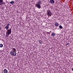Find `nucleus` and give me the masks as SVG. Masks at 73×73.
<instances>
[{
    "instance_id": "obj_4",
    "label": "nucleus",
    "mask_w": 73,
    "mask_h": 73,
    "mask_svg": "<svg viewBox=\"0 0 73 73\" xmlns=\"http://www.w3.org/2000/svg\"><path fill=\"white\" fill-rule=\"evenodd\" d=\"M47 14L48 16H51L52 14L50 10L47 11Z\"/></svg>"
},
{
    "instance_id": "obj_13",
    "label": "nucleus",
    "mask_w": 73,
    "mask_h": 73,
    "mask_svg": "<svg viewBox=\"0 0 73 73\" xmlns=\"http://www.w3.org/2000/svg\"><path fill=\"white\" fill-rule=\"evenodd\" d=\"M59 28L60 29H62V27L61 25L59 26Z\"/></svg>"
},
{
    "instance_id": "obj_18",
    "label": "nucleus",
    "mask_w": 73,
    "mask_h": 73,
    "mask_svg": "<svg viewBox=\"0 0 73 73\" xmlns=\"http://www.w3.org/2000/svg\"><path fill=\"white\" fill-rule=\"evenodd\" d=\"M3 46H0V47H1V48H2V47H3Z\"/></svg>"
},
{
    "instance_id": "obj_2",
    "label": "nucleus",
    "mask_w": 73,
    "mask_h": 73,
    "mask_svg": "<svg viewBox=\"0 0 73 73\" xmlns=\"http://www.w3.org/2000/svg\"><path fill=\"white\" fill-rule=\"evenodd\" d=\"M41 1L39 0V1L37 2V3L35 5V6L38 8L40 9L41 8Z\"/></svg>"
},
{
    "instance_id": "obj_17",
    "label": "nucleus",
    "mask_w": 73,
    "mask_h": 73,
    "mask_svg": "<svg viewBox=\"0 0 73 73\" xmlns=\"http://www.w3.org/2000/svg\"><path fill=\"white\" fill-rule=\"evenodd\" d=\"M0 46H3L2 44H0Z\"/></svg>"
},
{
    "instance_id": "obj_15",
    "label": "nucleus",
    "mask_w": 73,
    "mask_h": 73,
    "mask_svg": "<svg viewBox=\"0 0 73 73\" xmlns=\"http://www.w3.org/2000/svg\"><path fill=\"white\" fill-rule=\"evenodd\" d=\"M7 26H8V27H9V24L7 23Z\"/></svg>"
},
{
    "instance_id": "obj_3",
    "label": "nucleus",
    "mask_w": 73,
    "mask_h": 73,
    "mask_svg": "<svg viewBox=\"0 0 73 73\" xmlns=\"http://www.w3.org/2000/svg\"><path fill=\"white\" fill-rule=\"evenodd\" d=\"M11 30L12 29H11V28H10V29H8L7 30L6 35V37H8V36H9V35H10V34H11Z\"/></svg>"
},
{
    "instance_id": "obj_12",
    "label": "nucleus",
    "mask_w": 73,
    "mask_h": 73,
    "mask_svg": "<svg viewBox=\"0 0 73 73\" xmlns=\"http://www.w3.org/2000/svg\"><path fill=\"white\" fill-rule=\"evenodd\" d=\"M9 26H6L5 27V28L6 29H9Z\"/></svg>"
},
{
    "instance_id": "obj_22",
    "label": "nucleus",
    "mask_w": 73,
    "mask_h": 73,
    "mask_svg": "<svg viewBox=\"0 0 73 73\" xmlns=\"http://www.w3.org/2000/svg\"><path fill=\"white\" fill-rule=\"evenodd\" d=\"M49 33H51V31H50L49 32Z\"/></svg>"
},
{
    "instance_id": "obj_14",
    "label": "nucleus",
    "mask_w": 73,
    "mask_h": 73,
    "mask_svg": "<svg viewBox=\"0 0 73 73\" xmlns=\"http://www.w3.org/2000/svg\"><path fill=\"white\" fill-rule=\"evenodd\" d=\"M70 42H72V41H73V39H70Z\"/></svg>"
},
{
    "instance_id": "obj_8",
    "label": "nucleus",
    "mask_w": 73,
    "mask_h": 73,
    "mask_svg": "<svg viewBox=\"0 0 73 73\" xmlns=\"http://www.w3.org/2000/svg\"><path fill=\"white\" fill-rule=\"evenodd\" d=\"M50 3H51V4H54V0H50Z\"/></svg>"
},
{
    "instance_id": "obj_16",
    "label": "nucleus",
    "mask_w": 73,
    "mask_h": 73,
    "mask_svg": "<svg viewBox=\"0 0 73 73\" xmlns=\"http://www.w3.org/2000/svg\"><path fill=\"white\" fill-rule=\"evenodd\" d=\"M47 35H49V33L47 32Z\"/></svg>"
},
{
    "instance_id": "obj_5",
    "label": "nucleus",
    "mask_w": 73,
    "mask_h": 73,
    "mask_svg": "<svg viewBox=\"0 0 73 73\" xmlns=\"http://www.w3.org/2000/svg\"><path fill=\"white\" fill-rule=\"evenodd\" d=\"M54 26L56 27H57L59 26V24L57 22H56L54 24Z\"/></svg>"
},
{
    "instance_id": "obj_10",
    "label": "nucleus",
    "mask_w": 73,
    "mask_h": 73,
    "mask_svg": "<svg viewBox=\"0 0 73 73\" xmlns=\"http://www.w3.org/2000/svg\"><path fill=\"white\" fill-rule=\"evenodd\" d=\"M3 72L4 73H8V70H7L6 69H5L3 70Z\"/></svg>"
},
{
    "instance_id": "obj_9",
    "label": "nucleus",
    "mask_w": 73,
    "mask_h": 73,
    "mask_svg": "<svg viewBox=\"0 0 73 73\" xmlns=\"http://www.w3.org/2000/svg\"><path fill=\"white\" fill-rule=\"evenodd\" d=\"M3 0H0V5H3Z\"/></svg>"
},
{
    "instance_id": "obj_7",
    "label": "nucleus",
    "mask_w": 73,
    "mask_h": 73,
    "mask_svg": "<svg viewBox=\"0 0 73 73\" xmlns=\"http://www.w3.org/2000/svg\"><path fill=\"white\" fill-rule=\"evenodd\" d=\"M38 42L40 44H42L43 42V41H42V40H38Z\"/></svg>"
},
{
    "instance_id": "obj_20",
    "label": "nucleus",
    "mask_w": 73,
    "mask_h": 73,
    "mask_svg": "<svg viewBox=\"0 0 73 73\" xmlns=\"http://www.w3.org/2000/svg\"><path fill=\"white\" fill-rule=\"evenodd\" d=\"M1 27H0V31H1Z\"/></svg>"
},
{
    "instance_id": "obj_6",
    "label": "nucleus",
    "mask_w": 73,
    "mask_h": 73,
    "mask_svg": "<svg viewBox=\"0 0 73 73\" xmlns=\"http://www.w3.org/2000/svg\"><path fill=\"white\" fill-rule=\"evenodd\" d=\"M51 36L52 37H54L56 36V34L52 32L51 34Z\"/></svg>"
},
{
    "instance_id": "obj_19",
    "label": "nucleus",
    "mask_w": 73,
    "mask_h": 73,
    "mask_svg": "<svg viewBox=\"0 0 73 73\" xmlns=\"http://www.w3.org/2000/svg\"><path fill=\"white\" fill-rule=\"evenodd\" d=\"M68 44H69V43H68L66 44V45H68Z\"/></svg>"
},
{
    "instance_id": "obj_21",
    "label": "nucleus",
    "mask_w": 73,
    "mask_h": 73,
    "mask_svg": "<svg viewBox=\"0 0 73 73\" xmlns=\"http://www.w3.org/2000/svg\"><path fill=\"white\" fill-rule=\"evenodd\" d=\"M72 71H73V68H72Z\"/></svg>"
},
{
    "instance_id": "obj_11",
    "label": "nucleus",
    "mask_w": 73,
    "mask_h": 73,
    "mask_svg": "<svg viewBox=\"0 0 73 73\" xmlns=\"http://www.w3.org/2000/svg\"><path fill=\"white\" fill-rule=\"evenodd\" d=\"M14 3H15V2L13 1H11L10 2V3L11 4H13Z\"/></svg>"
},
{
    "instance_id": "obj_1",
    "label": "nucleus",
    "mask_w": 73,
    "mask_h": 73,
    "mask_svg": "<svg viewBox=\"0 0 73 73\" xmlns=\"http://www.w3.org/2000/svg\"><path fill=\"white\" fill-rule=\"evenodd\" d=\"M10 53L11 56H16L17 54L16 52V49L15 48H13L12 49V50L10 52Z\"/></svg>"
}]
</instances>
